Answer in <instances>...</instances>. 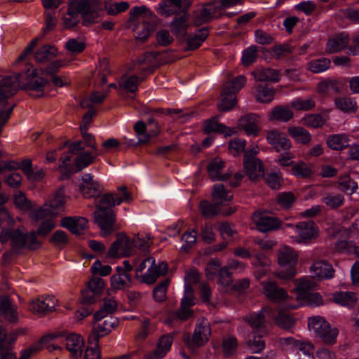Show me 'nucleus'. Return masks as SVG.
<instances>
[{
    "label": "nucleus",
    "instance_id": "obj_64",
    "mask_svg": "<svg viewBox=\"0 0 359 359\" xmlns=\"http://www.w3.org/2000/svg\"><path fill=\"white\" fill-rule=\"evenodd\" d=\"M107 96V93H99L94 92L89 98L83 99L80 102V106L82 108H91L93 104L101 102Z\"/></svg>",
    "mask_w": 359,
    "mask_h": 359
},
{
    "label": "nucleus",
    "instance_id": "obj_63",
    "mask_svg": "<svg viewBox=\"0 0 359 359\" xmlns=\"http://www.w3.org/2000/svg\"><path fill=\"white\" fill-rule=\"evenodd\" d=\"M296 200V197L291 192H281L276 198L278 204L284 209L290 208Z\"/></svg>",
    "mask_w": 359,
    "mask_h": 359
},
{
    "label": "nucleus",
    "instance_id": "obj_25",
    "mask_svg": "<svg viewBox=\"0 0 359 359\" xmlns=\"http://www.w3.org/2000/svg\"><path fill=\"white\" fill-rule=\"evenodd\" d=\"M82 195L86 198L97 197L102 191V187L99 182L94 180L93 176L86 173L83 175L79 185Z\"/></svg>",
    "mask_w": 359,
    "mask_h": 359
},
{
    "label": "nucleus",
    "instance_id": "obj_18",
    "mask_svg": "<svg viewBox=\"0 0 359 359\" xmlns=\"http://www.w3.org/2000/svg\"><path fill=\"white\" fill-rule=\"evenodd\" d=\"M294 228L297 236H292L291 238L297 243H307L318 235V229L312 221L299 222Z\"/></svg>",
    "mask_w": 359,
    "mask_h": 359
},
{
    "label": "nucleus",
    "instance_id": "obj_37",
    "mask_svg": "<svg viewBox=\"0 0 359 359\" xmlns=\"http://www.w3.org/2000/svg\"><path fill=\"white\" fill-rule=\"evenodd\" d=\"M0 313L7 320L14 322L18 319L16 306L7 297L0 298Z\"/></svg>",
    "mask_w": 359,
    "mask_h": 359
},
{
    "label": "nucleus",
    "instance_id": "obj_50",
    "mask_svg": "<svg viewBox=\"0 0 359 359\" xmlns=\"http://www.w3.org/2000/svg\"><path fill=\"white\" fill-rule=\"evenodd\" d=\"M275 91L272 88L259 85L255 88V96L259 102L268 103L273 100Z\"/></svg>",
    "mask_w": 359,
    "mask_h": 359
},
{
    "label": "nucleus",
    "instance_id": "obj_47",
    "mask_svg": "<svg viewBox=\"0 0 359 359\" xmlns=\"http://www.w3.org/2000/svg\"><path fill=\"white\" fill-rule=\"evenodd\" d=\"M349 140L346 134H335L327 137V145L333 150H342L348 145Z\"/></svg>",
    "mask_w": 359,
    "mask_h": 359
},
{
    "label": "nucleus",
    "instance_id": "obj_49",
    "mask_svg": "<svg viewBox=\"0 0 359 359\" xmlns=\"http://www.w3.org/2000/svg\"><path fill=\"white\" fill-rule=\"evenodd\" d=\"M291 171L293 175L299 178H309L313 173L311 165L303 161L294 163L292 166Z\"/></svg>",
    "mask_w": 359,
    "mask_h": 359
},
{
    "label": "nucleus",
    "instance_id": "obj_17",
    "mask_svg": "<svg viewBox=\"0 0 359 359\" xmlns=\"http://www.w3.org/2000/svg\"><path fill=\"white\" fill-rule=\"evenodd\" d=\"M133 254V243L130 238L125 234H119L107 254L108 258H119Z\"/></svg>",
    "mask_w": 359,
    "mask_h": 359
},
{
    "label": "nucleus",
    "instance_id": "obj_53",
    "mask_svg": "<svg viewBox=\"0 0 359 359\" xmlns=\"http://www.w3.org/2000/svg\"><path fill=\"white\" fill-rule=\"evenodd\" d=\"M57 53V49L53 46H43L35 53V60L38 62H43L50 60Z\"/></svg>",
    "mask_w": 359,
    "mask_h": 359
},
{
    "label": "nucleus",
    "instance_id": "obj_34",
    "mask_svg": "<svg viewBox=\"0 0 359 359\" xmlns=\"http://www.w3.org/2000/svg\"><path fill=\"white\" fill-rule=\"evenodd\" d=\"M233 198V194L223 184H216L212 188V200L217 206L225 205Z\"/></svg>",
    "mask_w": 359,
    "mask_h": 359
},
{
    "label": "nucleus",
    "instance_id": "obj_56",
    "mask_svg": "<svg viewBox=\"0 0 359 359\" xmlns=\"http://www.w3.org/2000/svg\"><path fill=\"white\" fill-rule=\"evenodd\" d=\"M335 105L339 109L346 113L355 111L356 109V102L351 97H338L335 100Z\"/></svg>",
    "mask_w": 359,
    "mask_h": 359
},
{
    "label": "nucleus",
    "instance_id": "obj_57",
    "mask_svg": "<svg viewBox=\"0 0 359 359\" xmlns=\"http://www.w3.org/2000/svg\"><path fill=\"white\" fill-rule=\"evenodd\" d=\"M139 79L135 76L123 75L119 81V86L130 93L137 90Z\"/></svg>",
    "mask_w": 359,
    "mask_h": 359
},
{
    "label": "nucleus",
    "instance_id": "obj_23",
    "mask_svg": "<svg viewBox=\"0 0 359 359\" xmlns=\"http://www.w3.org/2000/svg\"><path fill=\"white\" fill-rule=\"evenodd\" d=\"M210 335V328L209 323L206 320H203L196 325L192 339L187 341V344L191 348L194 349L207 342Z\"/></svg>",
    "mask_w": 359,
    "mask_h": 359
},
{
    "label": "nucleus",
    "instance_id": "obj_16",
    "mask_svg": "<svg viewBox=\"0 0 359 359\" xmlns=\"http://www.w3.org/2000/svg\"><path fill=\"white\" fill-rule=\"evenodd\" d=\"M130 14L136 17L138 21L146 22L142 31H137L136 38L140 41H144L147 39L154 30V16L152 13L145 6L135 7L131 11Z\"/></svg>",
    "mask_w": 359,
    "mask_h": 359
},
{
    "label": "nucleus",
    "instance_id": "obj_46",
    "mask_svg": "<svg viewBox=\"0 0 359 359\" xmlns=\"http://www.w3.org/2000/svg\"><path fill=\"white\" fill-rule=\"evenodd\" d=\"M287 133L297 143L307 144L311 140V135L309 131L299 126L289 127Z\"/></svg>",
    "mask_w": 359,
    "mask_h": 359
},
{
    "label": "nucleus",
    "instance_id": "obj_10",
    "mask_svg": "<svg viewBox=\"0 0 359 359\" xmlns=\"http://www.w3.org/2000/svg\"><path fill=\"white\" fill-rule=\"evenodd\" d=\"M283 351L291 354L295 359H314V346L306 340H298L292 337L280 339Z\"/></svg>",
    "mask_w": 359,
    "mask_h": 359
},
{
    "label": "nucleus",
    "instance_id": "obj_42",
    "mask_svg": "<svg viewBox=\"0 0 359 359\" xmlns=\"http://www.w3.org/2000/svg\"><path fill=\"white\" fill-rule=\"evenodd\" d=\"M293 117V112L288 106H277L269 114L270 121L287 122Z\"/></svg>",
    "mask_w": 359,
    "mask_h": 359
},
{
    "label": "nucleus",
    "instance_id": "obj_62",
    "mask_svg": "<svg viewBox=\"0 0 359 359\" xmlns=\"http://www.w3.org/2000/svg\"><path fill=\"white\" fill-rule=\"evenodd\" d=\"M257 57V48L251 46L243 51L241 61L244 66H249L255 62Z\"/></svg>",
    "mask_w": 359,
    "mask_h": 359
},
{
    "label": "nucleus",
    "instance_id": "obj_29",
    "mask_svg": "<svg viewBox=\"0 0 359 359\" xmlns=\"http://www.w3.org/2000/svg\"><path fill=\"white\" fill-rule=\"evenodd\" d=\"M88 220L82 217H67L61 220V226L72 233L81 234L88 227Z\"/></svg>",
    "mask_w": 359,
    "mask_h": 359
},
{
    "label": "nucleus",
    "instance_id": "obj_35",
    "mask_svg": "<svg viewBox=\"0 0 359 359\" xmlns=\"http://www.w3.org/2000/svg\"><path fill=\"white\" fill-rule=\"evenodd\" d=\"M349 41V37L346 33H340L330 39L327 43L326 51L329 53H334L341 51L346 47Z\"/></svg>",
    "mask_w": 359,
    "mask_h": 359
},
{
    "label": "nucleus",
    "instance_id": "obj_48",
    "mask_svg": "<svg viewBox=\"0 0 359 359\" xmlns=\"http://www.w3.org/2000/svg\"><path fill=\"white\" fill-rule=\"evenodd\" d=\"M117 309V303L116 300L112 298H106L104 299L100 309L94 315V318L96 320H102L107 316L113 313Z\"/></svg>",
    "mask_w": 359,
    "mask_h": 359
},
{
    "label": "nucleus",
    "instance_id": "obj_28",
    "mask_svg": "<svg viewBox=\"0 0 359 359\" xmlns=\"http://www.w3.org/2000/svg\"><path fill=\"white\" fill-rule=\"evenodd\" d=\"M16 339V334L11 333L7 334L5 329L0 326V353L1 359H17L16 356L10 349V346Z\"/></svg>",
    "mask_w": 359,
    "mask_h": 359
},
{
    "label": "nucleus",
    "instance_id": "obj_3",
    "mask_svg": "<svg viewBox=\"0 0 359 359\" xmlns=\"http://www.w3.org/2000/svg\"><path fill=\"white\" fill-rule=\"evenodd\" d=\"M102 4L99 0H71L68 3L67 12L62 17V25L70 29L77 25L80 15L85 23H94L100 20Z\"/></svg>",
    "mask_w": 359,
    "mask_h": 359
},
{
    "label": "nucleus",
    "instance_id": "obj_2",
    "mask_svg": "<svg viewBox=\"0 0 359 359\" xmlns=\"http://www.w3.org/2000/svg\"><path fill=\"white\" fill-rule=\"evenodd\" d=\"M133 200L131 194L126 187H120L115 194L103 196L97 203V210L94 212V219L103 235L109 234L113 231L115 215L111 208L121 203H129Z\"/></svg>",
    "mask_w": 359,
    "mask_h": 359
},
{
    "label": "nucleus",
    "instance_id": "obj_54",
    "mask_svg": "<svg viewBox=\"0 0 359 359\" xmlns=\"http://www.w3.org/2000/svg\"><path fill=\"white\" fill-rule=\"evenodd\" d=\"M88 342L90 346L86 350L84 359H100V351L95 336L90 335Z\"/></svg>",
    "mask_w": 359,
    "mask_h": 359
},
{
    "label": "nucleus",
    "instance_id": "obj_11",
    "mask_svg": "<svg viewBox=\"0 0 359 359\" xmlns=\"http://www.w3.org/2000/svg\"><path fill=\"white\" fill-rule=\"evenodd\" d=\"M278 262L280 266L285 268L276 273V276L283 280H290L297 273L295 265L298 261L297 252L287 245H282L277 254Z\"/></svg>",
    "mask_w": 359,
    "mask_h": 359
},
{
    "label": "nucleus",
    "instance_id": "obj_58",
    "mask_svg": "<svg viewBox=\"0 0 359 359\" xmlns=\"http://www.w3.org/2000/svg\"><path fill=\"white\" fill-rule=\"evenodd\" d=\"M325 121V118L320 114H309L302 118L300 123L308 127L318 128L323 126Z\"/></svg>",
    "mask_w": 359,
    "mask_h": 359
},
{
    "label": "nucleus",
    "instance_id": "obj_51",
    "mask_svg": "<svg viewBox=\"0 0 359 359\" xmlns=\"http://www.w3.org/2000/svg\"><path fill=\"white\" fill-rule=\"evenodd\" d=\"M133 252L135 249H139L142 252H146L149 250L151 244V236L149 234H137L132 238Z\"/></svg>",
    "mask_w": 359,
    "mask_h": 359
},
{
    "label": "nucleus",
    "instance_id": "obj_33",
    "mask_svg": "<svg viewBox=\"0 0 359 359\" xmlns=\"http://www.w3.org/2000/svg\"><path fill=\"white\" fill-rule=\"evenodd\" d=\"M105 286L104 281L98 277L92 278L87 285V289L82 292L83 301L86 303H90L93 299L92 295L88 294L91 292L94 295L100 294Z\"/></svg>",
    "mask_w": 359,
    "mask_h": 359
},
{
    "label": "nucleus",
    "instance_id": "obj_1",
    "mask_svg": "<svg viewBox=\"0 0 359 359\" xmlns=\"http://www.w3.org/2000/svg\"><path fill=\"white\" fill-rule=\"evenodd\" d=\"M262 291L266 297L271 301L283 303L290 309H295L302 305L318 306L323 304V300L319 293L314 292L317 284L309 277L300 278L295 280L296 301L290 297L283 288L278 287L272 280L263 281Z\"/></svg>",
    "mask_w": 359,
    "mask_h": 359
},
{
    "label": "nucleus",
    "instance_id": "obj_45",
    "mask_svg": "<svg viewBox=\"0 0 359 359\" xmlns=\"http://www.w3.org/2000/svg\"><path fill=\"white\" fill-rule=\"evenodd\" d=\"M224 162L219 158H214L208 166V172L212 180H226L228 177L226 175H222Z\"/></svg>",
    "mask_w": 359,
    "mask_h": 359
},
{
    "label": "nucleus",
    "instance_id": "obj_44",
    "mask_svg": "<svg viewBox=\"0 0 359 359\" xmlns=\"http://www.w3.org/2000/svg\"><path fill=\"white\" fill-rule=\"evenodd\" d=\"M255 79L258 81L277 82L280 80V72L273 69H257L253 72Z\"/></svg>",
    "mask_w": 359,
    "mask_h": 359
},
{
    "label": "nucleus",
    "instance_id": "obj_39",
    "mask_svg": "<svg viewBox=\"0 0 359 359\" xmlns=\"http://www.w3.org/2000/svg\"><path fill=\"white\" fill-rule=\"evenodd\" d=\"M14 203L15 206L23 212H28L30 216L36 219L34 215L39 209L35 208V205L30 203L27 199L25 194L21 191H18L14 196Z\"/></svg>",
    "mask_w": 359,
    "mask_h": 359
},
{
    "label": "nucleus",
    "instance_id": "obj_19",
    "mask_svg": "<svg viewBox=\"0 0 359 359\" xmlns=\"http://www.w3.org/2000/svg\"><path fill=\"white\" fill-rule=\"evenodd\" d=\"M252 219L259 231L262 232L276 230L281 226V222L278 219L270 216L266 212H255Z\"/></svg>",
    "mask_w": 359,
    "mask_h": 359
},
{
    "label": "nucleus",
    "instance_id": "obj_30",
    "mask_svg": "<svg viewBox=\"0 0 359 359\" xmlns=\"http://www.w3.org/2000/svg\"><path fill=\"white\" fill-rule=\"evenodd\" d=\"M65 335V331H53L43 337L40 341V344L50 352L60 350L61 346L59 343L63 341Z\"/></svg>",
    "mask_w": 359,
    "mask_h": 359
},
{
    "label": "nucleus",
    "instance_id": "obj_5",
    "mask_svg": "<svg viewBox=\"0 0 359 359\" xmlns=\"http://www.w3.org/2000/svg\"><path fill=\"white\" fill-rule=\"evenodd\" d=\"M82 142H74L68 147V151L61 156L60 168L67 172L80 170L90 165L97 155L93 151H84Z\"/></svg>",
    "mask_w": 359,
    "mask_h": 359
},
{
    "label": "nucleus",
    "instance_id": "obj_14",
    "mask_svg": "<svg viewBox=\"0 0 359 359\" xmlns=\"http://www.w3.org/2000/svg\"><path fill=\"white\" fill-rule=\"evenodd\" d=\"M67 200V196L64 188L58 189L54 192L48 201L36 212L34 215L36 220L57 215L63 211Z\"/></svg>",
    "mask_w": 359,
    "mask_h": 359
},
{
    "label": "nucleus",
    "instance_id": "obj_20",
    "mask_svg": "<svg viewBox=\"0 0 359 359\" xmlns=\"http://www.w3.org/2000/svg\"><path fill=\"white\" fill-rule=\"evenodd\" d=\"M266 139L277 152L289 151L292 148V142L290 139L284 133L277 129L269 130Z\"/></svg>",
    "mask_w": 359,
    "mask_h": 359
},
{
    "label": "nucleus",
    "instance_id": "obj_9",
    "mask_svg": "<svg viewBox=\"0 0 359 359\" xmlns=\"http://www.w3.org/2000/svg\"><path fill=\"white\" fill-rule=\"evenodd\" d=\"M133 266L137 276L147 269V271L142 276V280L147 283H153L159 276L164 275L168 270V266L165 262L156 265L152 257L134 259Z\"/></svg>",
    "mask_w": 359,
    "mask_h": 359
},
{
    "label": "nucleus",
    "instance_id": "obj_12",
    "mask_svg": "<svg viewBox=\"0 0 359 359\" xmlns=\"http://www.w3.org/2000/svg\"><path fill=\"white\" fill-rule=\"evenodd\" d=\"M309 331L320 338L326 344H333L337 341L339 330L332 327L325 318L319 316H312L308 320Z\"/></svg>",
    "mask_w": 359,
    "mask_h": 359
},
{
    "label": "nucleus",
    "instance_id": "obj_8",
    "mask_svg": "<svg viewBox=\"0 0 359 359\" xmlns=\"http://www.w3.org/2000/svg\"><path fill=\"white\" fill-rule=\"evenodd\" d=\"M245 265L236 260H232L224 267H221L219 261L217 259L210 260L206 266V276L209 280L215 278L217 273H218V284L222 290L231 285L232 283L231 272L229 269L238 271L239 272L243 271Z\"/></svg>",
    "mask_w": 359,
    "mask_h": 359
},
{
    "label": "nucleus",
    "instance_id": "obj_60",
    "mask_svg": "<svg viewBox=\"0 0 359 359\" xmlns=\"http://www.w3.org/2000/svg\"><path fill=\"white\" fill-rule=\"evenodd\" d=\"M328 207L332 209L341 207L344 201V197L340 194L330 193L326 194L322 199Z\"/></svg>",
    "mask_w": 359,
    "mask_h": 359
},
{
    "label": "nucleus",
    "instance_id": "obj_38",
    "mask_svg": "<svg viewBox=\"0 0 359 359\" xmlns=\"http://www.w3.org/2000/svg\"><path fill=\"white\" fill-rule=\"evenodd\" d=\"M252 265L255 268V276L257 279L264 277L268 272L270 266L269 259L262 253L256 255Z\"/></svg>",
    "mask_w": 359,
    "mask_h": 359
},
{
    "label": "nucleus",
    "instance_id": "obj_55",
    "mask_svg": "<svg viewBox=\"0 0 359 359\" xmlns=\"http://www.w3.org/2000/svg\"><path fill=\"white\" fill-rule=\"evenodd\" d=\"M290 106L295 110L309 111L314 107L315 102L310 97H297L290 102Z\"/></svg>",
    "mask_w": 359,
    "mask_h": 359
},
{
    "label": "nucleus",
    "instance_id": "obj_52",
    "mask_svg": "<svg viewBox=\"0 0 359 359\" xmlns=\"http://www.w3.org/2000/svg\"><path fill=\"white\" fill-rule=\"evenodd\" d=\"M172 344V337L170 335H165L159 339L157 347L154 351L156 358L163 357L170 350Z\"/></svg>",
    "mask_w": 359,
    "mask_h": 359
},
{
    "label": "nucleus",
    "instance_id": "obj_31",
    "mask_svg": "<svg viewBox=\"0 0 359 359\" xmlns=\"http://www.w3.org/2000/svg\"><path fill=\"white\" fill-rule=\"evenodd\" d=\"M93 325V333L90 335H95L98 341L99 337H104L109 334L117 324V320L110 317L103 321L102 320H96Z\"/></svg>",
    "mask_w": 359,
    "mask_h": 359
},
{
    "label": "nucleus",
    "instance_id": "obj_36",
    "mask_svg": "<svg viewBox=\"0 0 359 359\" xmlns=\"http://www.w3.org/2000/svg\"><path fill=\"white\" fill-rule=\"evenodd\" d=\"M117 273L111 278V290H121L128 287L130 282V276L121 269V267L116 268Z\"/></svg>",
    "mask_w": 359,
    "mask_h": 359
},
{
    "label": "nucleus",
    "instance_id": "obj_26",
    "mask_svg": "<svg viewBox=\"0 0 359 359\" xmlns=\"http://www.w3.org/2000/svg\"><path fill=\"white\" fill-rule=\"evenodd\" d=\"M259 123V116L255 114H250L241 117L238 124L248 135L256 137L261 130Z\"/></svg>",
    "mask_w": 359,
    "mask_h": 359
},
{
    "label": "nucleus",
    "instance_id": "obj_32",
    "mask_svg": "<svg viewBox=\"0 0 359 359\" xmlns=\"http://www.w3.org/2000/svg\"><path fill=\"white\" fill-rule=\"evenodd\" d=\"M264 309H268L272 311L271 316L264 313L266 316L264 318V324L270 320H273L279 327L283 329H289L294 325V319L291 315L280 311L278 315L276 316L275 311L270 307H264Z\"/></svg>",
    "mask_w": 359,
    "mask_h": 359
},
{
    "label": "nucleus",
    "instance_id": "obj_59",
    "mask_svg": "<svg viewBox=\"0 0 359 359\" xmlns=\"http://www.w3.org/2000/svg\"><path fill=\"white\" fill-rule=\"evenodd\" d=\"M330 65V61L326 58H320L310 61L308 69L313 73H321L327 70Z\"/></svg>",
    "mask_w": 359,
    "mask_h": 359
},
{
    "label": "nucleus",
    "instance_id": "obj_13",
    "mask_svg": "<svg viewBox=\"0 0 359 359\" xmlns=\"http://www.w3.org/2000/svg\"><path fill=\"white\" fill-rule=\"evenodd\" d=\"M246 83V79L241 75L233 80L227 81L221 94V100L218 104L219 111H227L232 109L236 103L235 93L239 91Z\"/></svg>",
    "mask_w": 359,
    "mask_h": 359
},
{
    "label": "nucleus",
    "instance_id": "obj_41",
    "mask_svg": "<svg viewBox=\"0 0 359 359\" xmlns=\"http://www.w3.org/2000/svg\"><path fill=\"white\" fill-rule=\"evenodd\" d=\"M203 130L206 133H218L229 136L233 131L231 128L226 127L224 124L218 122L217 117L207 120L203 124Z\"/></svg>",
    "mask_w": 359,
    "mask_h": 359
},
{
    "label": "nucleus",
    "instance_id": "obj_4",
    "mask_svg": "<svg viewBox=\"0 0 359 359\" xmlns=\"http://www.w3.org/2000/svg\"><path fill=\"white\" fill-rule=\"evenodd\" d=\"M0 227L1 233L0 240L4 243L11 241L15 247H26L30 249H35L39 246V242L36 238V233L32 231L29 233L24 234L20 230L11 231L13 220L11 218L6 211L0 208Z\"/></svg>",
    "mask_w": 359,
    "mask_h": 359
},
{
    "label": "nucleus",
    "instance_id": "obj_15",
    "mask_svg": "<svg viewBox=\"0 0 359 359\" xmlns=\"http://www.w3.org/2000/svg\"><path fill=\"white\" fill-rule=\"evenodd\" d=\"M241 0H214L212 3L205 5L201 13L195 17L194 23L201 25L210 20L217 15L222 8L231 7L241 2Z\"/></svg>",
    "mask_w": 359,
    "mask_h": 359
},
{
    "label": "nucleus",
    "instance_id": "obj_27",
    "mask_svg": "<svg viewBox=\"0 0 359 359\" xmlns=\"http://www.w3.org/2000/svg\"><path fill=\"white\" fill-rule=\"evenodd\" d=\"M63 341L65 340L66 348L71 353L73 358H77L81 356L84 341L81 336L75 333H67L65 331Z\"/></svg>",
    "mask_w": 359,
    "mask_h": 359
},
{
    "label": "nucleus",
    "instance_id": "obj_24",
    "mask_svg": "<svg viewBox=\"0 0 359 359\" xmlns=\"http://www.w3.org/2000/svg\"><path fill=\"white\" fill-rule=\"evenodd\" d=\"M57 304V300L53 296H43L33 300L29 306V310L39 315L52 312Z\"/></svg>",
    "mask_w": 359,
    "mask_h": 359
},
{
    "label": "nucleus",
    "instance_id": "obj_7",
    "mask_svg": "<svg viewBox=\"0 0 359 359\" xmlns=\"http://www.w3.org/2000/svg\"><path fill=\"white\" fill-rule=\"evenodd\" d=\"M198 280L199 273L198 271L191 270L187 273L184 276V296L181 300V309L177 313L172 312L169 314L168 318L165 320L167 324H170L175 319L186 320L191 316L190 308L196 302L191 285L196 283Z\"/></svg>",
    "mask_w": 359,
    "mask_h": 359
},
{
    "label": "nucleus",
    "instance_id": "obj_40",
    "mask_svg": "<svg viewBox=\"0 0 359 359\" xmlns=\"http://www.w3.org/2000/svg\"><path fill=\"white\" fill-rule=\"evenodd\" d=\"M244 168L250 180H255L264 175V168L260 160H245Z\"/></svg>",
    "mask_w": 359,
    "mask_h": 359
},
{
    "label": "nucleus",
    "instance_id": "obj_43",
    "mask_svg": "<svg viewBox=\"0 0 359 359\" xmlns=\"http://www.w3.org/2000/svg\"><path fill=\"white\" fill-rule=\"evenodd\" d=\"M332 301L341 306L350 308L355 304L357 297L353 292H337L332 294Z\"/></svg>",
    "mask_w": 359,
    "mask_h": 359
},
{
    "label": "nucleus",
    "instance_id": "obj_22",
    "mask_svg": "<svg viewBox=\"0 0 359 359\" xmlns=\"http://www.w3.org/2000/svg\"><path fill=\"white\" fill-rule=\"evenodd\" d=\"M309 272L313 278L318 280L330 279L334 273L332 264L325 260L314 261L310 266Z\"/></svg>",
    "mask_w": 359,
    "mask_h": 359
},
{
    "label": "nucleus",
    "instance_id": "obj_61",
    "mask_svg": "<svg viewBox=\"0 0 359 359\" xmlns=\"http://www.w3.org/2000/svg\"><path fill=\"white\" fill-rule=\"evenodd\" d=\"M238 342L236 339L232 336L224 337L222 344V351L225 356L233 355L237 350Z\"/></svg>",
    "mask_w": 359,
    "mask_h": 359
},
{
    "label": "nucleus",
    "instance_id": "obj_21",
    "mask_svg": "<svg viewBox=\"0 0 359 359\" xmlns=\"http://www.w3.org/2000/svg\"><path fill=\"white\" fill-rule=\"evenodd\" d=\"M139 143H147L151 137H156L159 133V128L156 123L153 121H149L147 124L138 121L134 126Z\"/></svg>",
    "mask_w": 359,
    "mask_h": 359
},
{
    "label": "nucleus",
    "instance_id": "obj_6",
    "mask_svg": "<svg viewBox=\"0 0 359 359\" xmlns=\"http://www.w3.org/2000/svg\"><path fill=\"white\" fill-rule=\"evenodd\" d=\"M271 316L272 311L268 309H262L258 313H252L245 316L244 320L252 328V335L245 336L246 333L241 331L246 338L248 346L254 353H260L265 347V343L262 340V336L266 333V330L264 323V315Z\"/></svg>",
    "mask_w": 359,
    "mask_h": 359
}]
</instances>
